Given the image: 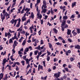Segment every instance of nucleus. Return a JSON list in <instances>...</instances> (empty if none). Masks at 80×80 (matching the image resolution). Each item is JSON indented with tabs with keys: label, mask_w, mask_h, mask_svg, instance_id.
Wrapping results in <instances>:
<instances>
[{
	"label": "nucleus",
	"mask_w": 80,
	"mask_h": 80,
	"mask_svg": "<svg viewBox=\"0 0 80 80\" xmlns=\"http://www.w3.org/2000/svg\"><path fill=\"white\" fill-rule=\"evenodd\" d=\"M5 16H6V17L7 20H8V18H10V15L8 14L7 12H6L5 14L4 15L2 13L1 14V20H2V22H3V20H5Z\"/></svg>",
	"instance_id": "1"
},
{
	"label": "nucleus",
	"mask_w": 80,
	"mask_h": 80,
	"mask_svg": "<svg viewBox=\"0 0 80 80\" xmlns=\"http://www.w3.org/2000/svg\"><path fill=\"white\" fill-rule=\"evenodd\" d=\"M43 5L42 6V11L41 13H46V12H47V9H46L47 8V3H46V2L45 1H43Z\"/></svg>",
	"instance_id": "2"
},
{
	"label": "nucleus",
	"mask_w": 80,
	"mask_h": 80,
	"mask_svg": "<svg viewBox=\"0 0 80 80\" xmlns=\"http://www.w3.org/2000/svg\"><path fill=\"white\" fill-rule=\"evenodd\" d=\"M5 37H7V36H8V38H10V37L12 36V34H10V33L9 32H8L7 33V32H5Z\"/></svg>",
	"instance_id": "3"
},
{
	"label": "nucleus",
	"mask_w": 80,
	"mask_h": 80,
	"mask_svg": "<svg viewBox=\"0 0 80 80\" xmlns=\"http://www.w3.org/2000/svg\"><path fill=\"white\" fill-rule=\"evenodd\" d=\"M60 72H58V73H55L54 74V76L56 78H58L59 77H60Z\"/></svg>",
	"instance_id": "4"
},
{
	"label": "nucleus",
	"mask_w": 80,
	"mask_h": 80,
	"mask_svg": "<svg viewBox=\"0 0 80 80\" xmlns=\"http://www.w3.org/2000/svg\"><path fill=\"white\" fill-rule=\"evenodd\" d=\"M15 22H17V20L16 19L15 20L14 19H12V20L10 21V23H11L12 24H13V23Z\"/></svg>",
	"instance_id": "5"
},
{
	"label": "nucleus",
	"mask_w": 80,
	"mask_h": 80,
	"mask_svg": "<svg viewBox=\"0 0 80 80\" xmlns=\"http://www.w3.org/2000/svg\"><path fill=\"white\" fill-rule=\"evenodd\" d=\"M75 48H77V49H80V46L78 45H75L74 46Z\"/></svg>",
	"instance_id": "6"
},
{
	"label": "nucleus",
	"mask_w": 80,
	"mask_h": 80,
	"mask_svg": "<svg viewBox=\"0 0 80 80\" xmlns=\"http://www.w3.org/2000/svg\"><path fill=\"white\" fill-rule=\"evenodd\" d=\"M68 31L67 32V34L68 35H71V30L69 29H67Z\"/></svg>",
	"instance_id": "7"
},
{
	"label": "nucleus",
	"mask_w": 80,
	"mask_h": 80,
	"mask_svg": "<svg viewBox=\"0 0 80 80\" xmlns=\"http://www.w3.org/2000/svg\"><path fill=\"white\" fill-rule=\"evenodd\" d=\"M48 44L49 48L51 49V50H52V51H53V48H52V44H51V43H48Z\"/></svg>",
	"instance_id": "8"
},
{
	"label": "nucleus",
	"mask_w": 80,
	"mask_h": 80,
	"mask_svg": "<svg viewBox=\"0 0 80 80\" xmlns=\"http://www.w3.org/2000/svg\"><path fill=\"white\" fill-rule=\"evenodd\" d=\"M8 62V61L7 60L6 58H4L3 60V63L2 65H4L6 62Z\"/></svg>",
	"instance_id": "9"
},
{
	"label": "nucleus",
	"mask_w": 80,
	"mask_h": 80,
	"mask_svg": "<svg viewBox=\"0 0 80 80\" xmlns=\"http://www.w3.org/2000/svg\"><path fill=\"white\" fill-rule=\"evenodd\" d=\"M37 11L38 12L37 15H38L40 13V11L38 10V6H37L36 7Z\"/></svg>",
	"instance_id": "10"
},
{
	"label": "nucleus",
	"mask_w": 80,
	"mask_h": 80,
	"mask_svg": "<svg viewBox=\"0 0 80 80\" xmlns=\"http://www.w3.org/2000/svg\"><path fill=\"white\" fill-rule=\"evenodd\" d=\"M66 22V21L65 20H63L61 24L62 26H64V25H65V24Z\"/></svg>",
	"instance_id": "11"
},
{
	"label": "nucleus",
	"mask_w": 80,
	"mask_h": 80,
	"mask_svg": "<svg viewBox=\"0 0 80 80\" xmlns=\"http://www.w3.org/2000/svg\"><path fill=\"white\" fill-rule=\"evenodd\" d=\"M72 33H73V36H75L77 34V33L76 32H75V30L72 31Z\"/></svg>",
	"instance_id": "12"
},
{
	"label": "nucleus",
	"mask_w": 80,
	"mask_h": 80,
	"mask_svg": "<svg viewBox=\"0 0 80 80\" xmlns=\"http://www.w3.org/2000/svg\"><path fill=\"white\" fill-rule=\"evenodd\" d=\"M76 6V2H74L72 4V7L73 8V7H75Z\"/></svg>",
	"instance_id": "13"
},
{
	"label": "nucleus",
	"mask_w": 80,
	"mask_h": 80,
	"mask_svg": "<svg viewBox=\"0 0 80 80\" xmlns=\"http://www.w3.org/2000/svg\"><path fill=\"white\" fill-rule=\"evenodd\" d=\"M3 73H1L0 74V80L3 78Z\"/></svg>",
	"instance_id": "14"
},
{
	"label": "nucleus",
	"mask_w": 80,
	"mask_h": 80,
	"mask_svg": "<svg viewBox=\"0 0 80 80\" xmlns=\"http://www.w3.org/2000/svg\"><path fill=\"white\" fill-rule=\"evenodd\" d=\"M34 17V15H33V13L32 12L31 14V16L29 17L30 18H31V17H32V18H33Z\"/></svg>",
	"instance_id": "15"
},
{
	"label": "nucleus",
	"mask_w": 80,
	"mask_h": 80,
	"mask_svg": "<svg viewBox=\"0 0 80 80\" xmlns=\"http://www.w3.org/2000/svg\"><path fill=\"white\" fill-rule=\"evenodd\" d=\"M47 76H46V77H44V78L43 77H41V79L43 80H45L47 79Z\"/></svg>",
	"instance_id": "16"
},
{
	"label": "nucleus",
	"mask_w": 80,
	"mask_h": 80,
	"mask_svg": "<svg viewBox=\"0 0 80 80\" xmlns=\"http://www.w3.org/2000/svg\"><path fill=\"white\" fill-rule=\"evenodd\" d=\"M38 16V18H42V15L41 14H40V13L38 15H37Z\"/></svg>",
	"instance_id": "17"
},
{
	"label": "nucleus",
	"mask_w": 80,
	"mask_h": 80,
	"mask_svg": "<svg viewBox=\"0 0 80 80\" xmlns=\"http://www.w3.org/2000/svg\"><path fill=\"white\" fill-rule=\"evenodd\" d=\"M38 42L37 41H36V42L33 44V45L34 46V47H36L37 46V43H38V40H37Z\"/></svg>",
	"instance_id": "18"
},
{
	"label": "nucleus",
	"mask_w": 80,
	"mask_h": 80,
	"mask_svg": "<svg viewBox=\"0 0 80 80\" xmlns=\"http://www.w3.org/2000/svg\"><path fill=\"white\" fill-rule=\"evenodd\" d=\"M26 19H27V18H25V17H22V22L25 21V20H26Z\"/></svg>",
	"instance_id": "19"
},
{
	"label": "nucleus",
	"mask_w": 80,
	"mask_h": 80,
	"mask_svg": "<svg viewBox=\"0 0 80 80\" xmlns=\"http://www.w3.org/2000/svg\"><path fill=\"white\" fill-rule=\"evenodd\" d=\"M22 26L20 28L18 29L17 31H21H21H22Z\"/></svg>",
	"instance_id": "20"
},
{
	"label": "nucleus",
	"mask_w": 80,
	"mask_h": 80,
	"mask_svg": "<svg viewBox=\"0 0 80 80\" xmlns=\"http://www.w3.org/2000/svg\"><path fill=\"white\" fill-rule=\"evenodd\" d=\"M29 50V49H28V48H27L25 49V52H28Z\"/></svg>",
	"instance_id": "21"
},
{
	"label": "nucleus",
	"mask_w": 80,
	"mask_h": 80,
	"mask_svg": "<svg viewBox=\"0 0 80 80\" xmlns=\"http://www.w3.org/2000/svg\"><path fill=\"white\" fill-rule=\"evenodd\" d=\"M77 33L78 34H79L80 33V29L79 28H77Z\"/></svg>",
	"instance_id": "22"
},
{
	"label": "nucleus",
	"mask_w": 80,
	"mask_h": 80,
	"mask_svg": "<svg viewBox=\"0 0 80 80\" xmlns=\"http://www.w3.org/2000/svg\"><path fill=\"white\" fill-rule=\"evenodd\" d=\"M38 68H39V69L40 68V69H43V66L40 65H39Z\"/></svg>",
	"instance_id": "23"
},
{
	"label": "nucleus",
	"mask_w": 80,
	"mask_h": 80,
	"mask_svg": "<svg viewBox=\"0 0 80 80\" xmlns=\"http://www.w3.org/2000/svg\"><path fill=\"white\" fill-rule=\"evenodd\" d=\"M25 43H26V40H24L22 43V45H23V46H24L25 45Z\"/></svg>",
	"instance_id": "24"
},
{
	"label": "nucleus",
	"mask_w": 80,
	"mask_h": 80,
	"mask_svg": "<svg viewBox=\"0 0 80 80\" xmlns=\"http://www.w3.org/2000/svg\"><path fill=\"white\" fill-rule=\"evenodd\" d=\"M7 75H6V77L3 78L4 80H7V78H8V77H7Z\"/></svg>",
	"instance_id": "25"
},
{
	"label": "nucleus",
	"mask_w": 80,
	"mask_h": 80,
	"mask_svg": "<svg viewBox=\"0 0 80 80\" xmlns=\"http://www.w3.org/2000/svg\"><path fill=\"white\" fill-rule=\"evenodd\" d=\"M68 42H69L70 43L73 42V41H72V40L71 39L68 38Z\"/></svg>",
	"instance_id": "26"
},
{
	"label": "nucleus",
	"mask_w": 80,
	"mask_h": 80,
	"mask_svg": "<svg viewBox=\"0 0 80 80\" xmlns=\"http://www.w3.org/2000/svg\"><path fill=\"white\" fill-rule=\"evenodd\" d=\"M9 43H13V41H12V39H10L9 40Z\"/></svg>",
	"instance_id": "27"
},
{
	"label": "nucleus",
	"mask_w": 80,
	"mask_h": 80,
	"mask_svg": "<svg viewBox=\"0 0 80 80\" xmlns=\"http://www.w3.org/2000/svg\"><path fill=\"white\" fill-rule=\"evenodd\" d=\"M21 34H22V35H25V32L23 30L21 32Z\"/></svg>",
	"instance_id": "28"
},
{
	"label": "nucleus",
	"mask_w": 80,
	"mask_h": 80,
	"mask_svg": "<svg viewBox=\"0 0 80 80\" xmlns=\"http://www.w3.org/2000/svg\"><path fill=\"white\" fill-rule=\"evenodd\" d=\"M58 40H63V38H62V37H58Z\"/></svg>",
	"instance_id": "29"
},
{
	"label": "nucleus",
	"mask_w": 80,
	"mask_h": 80,
	"mask_svg": "<svg viewBox=\"0 0 80 80\" xmlns=\"http://www.w3.org/2000/svg\"><path fill=\"white\" fill-rule=\"evenodd\" d=\"M38 51L37 50L34 52V55H37V53H38Z\"/></svg>",
	"instance_id": "30"
},
{
	"label": "nucleus",
	"mask_w": 80,
	"mask_h": 80,
	"mask_svg": "<svg viewBox=\"0 0 80 80\" xmlns=\"http://www.w3.org/2000/svg\"><path fill=\"white\" fill-rule=\"evenodd\" d=\"M47 61H49L50 59V58L49 56H47Z\"/></svg>",
	"instance_id": "31"
},
{
	"label": "nucleus",
	"mask_w": 80,
	"mask_h": 80,
	"mask_svg": "<svg viewBox=\"0 0 80 80\" xmlns=\"http://www.w3.org/2000/svg\"><path fill=\"white\" fill-rule=\"evenodd\" d=\"M53 30H54L55 33H57L58 32V31H57V29H55V28H54Z\"/></svg>",
	"instance_id": "32"
},
{
	"label": "nucleus",
	"mask_w": 80,
	"mask_h": 80,
	"mask_svg": "<svg viewBox=\"0 0 80 80\" xmlns=\"http://www.w3.org/2000/svg\"><path fill=\"white\" fill-rule=\"evenodd\" d=\"M70 60L71 62H73V61L75 60V59L73 58H70Z\"/></svg>",
	"instance_id": "33"
},
{
	"label": "nucleus",
	"mask_w": 80,
	"mask_h": 80,
	"mask_svg": "<svg viewBox=\"0 0 80 80\" xmlns=\"http://www.w3.org/2000/svg\"><path fill=\"white\" fill-rule=\"evenodd\" d=\"M67 16H64L63 18V19H65V20H66V19H67Z\"/></svg>",
	"instance_id": "34"
},
{
	"label": "nucleus",
	"mask_w": 80,
	"mask_h": 80,
	"mask_svg": "<svg viewBox=\"0 0 80 80\" xmlns=\"http://www.w3.org/2000/svg\"><path fill=\"white\" fill-rule=\"evenodd\" d=\"M23 37H21V38L19 39V42H21V41H22V40H23Z\"/></svg>",
	"instance_id": "35"
},
{
	"label": "nucleus",
	"mask_w": 80,
	"mask_h": 80,
	"mask_svg": "<svg viewBox=\"0 0 80 80\" xmlns=\"http://www.w3.org/2000/svg\"><path fill=\"white\" fill-rule=\"evenodd\" d=\"M24 62H25V61H21V63H22V65L23 66L25 65Z\"/></svg>",
	"instance_id": "36"
},
{
	"label": "nucleus",
	"mask_w": 80,
	"mask_h": 80,
	"mask_svg": "<svg viewBox=\"0 0 80 80\" xmlns=\"http://www.w3.org/2000/svg\"><path fill=\"white\" fill-rule=\"evenodd\" d=\"M13 44L14 45H17V44H18V42H17L16 41H15L14 42Z\"/></svg>",
	"instance_id": "37"
},
{
	"label": "nucleus",
	"mask_w": 80,
	"mask_h": 80,
	"mask_svg": "<svg viewBox=\"0 0 80 80\" xmlns=\"http://www.w3.org/2000/svg\"><path fill=\"white\" fill-rule=\"evenodd\" d=\"M47 53H48V55H47V56H48L51 54V53L50 52L48 51H47Z\"/></svg>",
	"instance_id": "38"
},
{
	"label": "nucleus",
	"mask_w": 80,
	"mask_h": 80,
	"mask_svg": "<svg viewBox=\"0 0 80 80\" xmlns=\"http://www.w3.org/2000/svg\"><path fill=\"white\" fill-rule=\"evenodd\" d=\"M55 44L57 45H61V44L59 42L56 43Z\"/></svg>",
	"instance_id": "39"
},
{
	"label": "nucleus",
	"mask_w": 80,
	"mask_h": 80,
	"mask_svg": "<svg viewBox=\"0 0 80 80\" xmlns=\"http://www.w3.org/2000/svg\"><path fill=\"white\" fill-rule=\"evenodd\" d=\"M64 69L66 72H68V68H64Z\"/></svg>",
	"instance_id": "40"
},
{
	"label": "nucleus",
	"mask_w": 80,
	"mask_h": 80,
	"mask_svg": "<svg viewBox=\"0 0 80 80\" xmlns=\"http://www.w3.org/2000/svg\"><path fill=\"white\" fill-rule=\"evenodd\" d=\"M42 52H38V55L39 56H40V55H42Z\"/></svg>",
	"instance_id": "41"
},
{
	"label": "nucleus",
	"mask_w": 80,
	"mask_h": 80,
	"mask_svg": "<svg viewBox=\"0 0 80 80\" xmlns=\"http://www.w3.org/2000/svg\"><path fill=\"white\" fill-rule=\"evenodd\" d=\"M20 22H18V24H17L16 27H19V25H20Z\"/></svg>",
	"instance_id": "42"
},
{
	"label": "nucleus",
	"mask_w": 80,
	"mask_h": 80,
	"mask_svg": "<svg viewBox=\"0 0 80 80\" xmlns=\"http://www.w3.org/2000/svg\"><path fill=\"white\" fill-rule=\"evenodd\" d=\"M75 18V16L74 15H72L71 17L70 18L72 19V18Z\"/></svg>",
	"instance_id": "43"
},
{
	"label": "nucleus",
	"mask_w": 80,
	"mask_h": 80,
	"mask_svg": "<svg viewBox=\"0 0 80 80\" xmlns=\"http://www.w3.org/2000/svg\"><path fill=\"white\" fill-rule=\"evenodd\" d=\"M30 8H28L27 12H26V13H28V12L30 11Z\"/></svg>",
	"instance_id": "44"
},
{
	"label": "nucleus",
	"mask_w": 80,
	"mask_h": 80,
	"mask_svg": "<svg viewBox=\"0 0 80 80\" xmlns=\"http://www.w3.org/2000/svg\"><path fill=\"white\" fill-rule=\"evenodd\" d=\"M40 48V46H38L36 48L37 49H38L39 50H41Z\"/></svg>",
	"instance_id": "45"
},
{
	"label": "nucleus",
	"mask_w": 80,
	"mask_h": 80,
	"mask_svg": "<svg viewBox=\"0 0 80 80\" xmlns=\"http://www.w3.org/2000/svg\"><path fill=\"white\" fill-rule=\"evenodd\" d=\"M30 19H28V20L26 22L27 23H30Z\"/></svg>",
	"instance_id": "46"
},
{
	"label": "nucleus",
	"mask_w": 80,
	"mask_h": 80,
	"mask_svg": "<svg viewBox=\"0 0 80 80\" xmlns=\"http://www.w3.org/2000/svg\"><path fill=\"white\" fill-rule=\"evenodd\" d=\"M51 13L52 14H53V10H52V8L51 9Z\"/></svg>",
	"instance_id": "47"
},
{
	"label": "nucleus",
	"mask_w": 80,
	"mask_h": 80,
	"mask_svg": "<svg viewBox=\"0 0 80 80\" xmlns=\"http://www.w3.org/2000/svg\"><path fill=\"white\" fill-rule=\"evenodd\" d=\"M49 0V2L50 3V5H52V0Z\"/></svg>",
	"instance_id": "48"
},
{
	"label": "nucleus",
	"mask_w": 80,
	"mask_h": 80,
	"mask_svg": "<svg viewBox=\"0 0 80 80\" xmlns=\"http://www.w3.org/2000/svg\"><path fill=\"white\" fill-rule=\"evenodd\" d=\"M15 65H16V62H14V63L13 64L12 66V67H14L15 66Z\"/></svg>",
	"instance_id": "49"
},
{
	"label": "nucleus",
	"mask_w": 80,
	"mask_h": 80,
	"mask_svg": "<svg viewBox=\"0 0 80 80\" xmlns=\"http://www.w3.org/2000/svg\"><path fill=\"white\" fill-rule=\"evenodd\" d=\"M42 63L43 64V66H44V67H46V66H45V61L42 62Z\"/></svg>",
	"instance_id": "50"
},
{
	"label": "nucleus",
	"mask_w": 80,
	"mask_h": 80,
	"mask_svg": "<svg viewBox=\"0 0 80 80\" xmlns=\"http://www.w3.org/2000/svg\"><path fill=\"white\" fill-rule=\"evenodd\" d=\"M29 73H30L32 72V69H30L28 71Z\"/></svg>",
	"instance_id": "51"
},
{
	"label": "nucleus",
	"mask_w": 80,
	"mask_h": 80,
	"mask_svg": "<svg viewBox=\"0 0 80 80\" xmlns=\"http://www.w3.org/2000/svg\"><path fill=\"white\" fill-rule=\"evenodd\" d=\"M13 49H14V48H15V47L17 46V45L14 44H13Z\"/></svg>",
	"instance_id": "52"
},
{
	"label": "nucleus",
	"mask_w": 80,
	"mask_h": 80,
	"mask_svg": "<svg viewBox=\"0 0 80 80\" xmlns=\"http://www.w3.org/2000/svg\"><path fill=\"white\" fill-rule=\"evenodd\" d=\"M12 54H14V53H15V51L14 49H13L12 50Z\"/></svg>",
	"instance_id": "53"
},
{
	"label": "nucleus",
	"mask_w": 80,
	"mask_h": 80,
	"mask_svg": "<svg viewBox=\"0 0 80 80\" xmlns=\"http://www.w3.org/2000/svg\"><path fill=\"white\" fill-rule=\"evenodd\" d=\"M57 2H55L54 1V3L53 4V7H55V5H56L57 4Z\"/></svg>",
	"instance_id": "54"
},
{
	"label": "nucleus",
	"mask_w": 80,
	"mask_h": 80,
	"mask_svg": "<svg viewBox=\"0 0 80 80\" xmlns=\"http://www.w3.org/2000/svg\"><path fill=\"white\" fill-rule=\"evenodd\" d=\"M9 63H9V65H12V63H13V62H11V61H10V60L9 61Z\"/></svg>",
	"instance_id": "55"
},
{
	"label": "nucleus",
	"mask_w": 80,
	"mask_h": 80,
	"mask_svg": "<svg viewBox=\"0 0 80 80\" xmlns=\"http://www.w3.org/2000/svg\"><path fill=\"white\" fill-rule=\"evenodd\" d=\"M53 60L54 62H56V61H57L58 60H57V59L56 58H54Z\"/></svg>",
	"instance_id": "56"
},
{
	"label": "nucleus",
	"mask_w": 80,
	"mask_h": 80,
	"mask_svg": "<svg viewBox=\"0 0 80 80\" xmlns=\"http://www.w3.org/2000/svg\"><path fill=\"white\" fill-rule=\"evenodd\" d=\"M36 40V39H34V38H32V42H34Z\"/></svg>",
	"instance_id": "57"
},
{
	"label": "nucleus",
	"mask_w": 80,
	"mask_h": 80,
	"mask_svg": "<svg viewBox=\"0 0 80 80\" xmlns=\"http://www.w3.org/2000/svg\"><path fill=\"white\" fill-rule=\"evenodd\" d=\"M32 5H33V4L32 3H30V7L31 8H32Z\"/></svg>",
	"instance_id": "58"
},
{
	"label": "nucleus",
	"mask_w": 80,
	"mask_h": 80,
	"mask_svg": "<svg viewBox=\"0 0 80 80\" xmlns=\"http://www.w3.org/2000/svg\"><path fill=\"white\" fill-rule=\"evenodd\" d=\"M60 9H61L62 10H63V9L65 8H64L62 6L60 7Z\"/></svg>",
	"instance_id": "59"
},
{
	"label": "nucleus",
	"mask_w": 80,
	"mask_h": 80,
	"mask_svg": "<svg viewBox=\"0 0 80 80\" xmlns=\"http://www.w3.org/2000/svg\"><path fill=\"white\" fill-rule=\"evenodd\" d=\"M2 13H3V15H4L5 14V13H6L5 12V10H4L3 11H2Z\"/></svg>",
	"instance_id": "60"
},
{
	"label": "nucleus",
	"mask_w": 80,
	"mask_h": 80,
	"mask_svg": "<svg viewBox=\"0 0 80 80\" xmlns=\"http://www.w3.org/2000/svg\"><path fill=\"white\" fill-rule=\"evenodd\" d=\"M37 3H40V0H37Z\"/></svg>",
	"instance_id": "61"
},
{
	"label": "nucleus",
	"mask_w": 80,
	"mask_h": 80,
	"mask_svg": "<svg viewBox=\"0 0 80 80\" xmlns=\"http://www.w3.org/2000/svg\"><path fill=\"white\" fill-rule=\"evenodd\" d=\"M46 54V53H44L41 56V57H44V56Z\"/></svg>",
	"instance_id": "62"
},
{
	"label": "nucleus",
	"mask_w": 80,
	"mask_h": 80,
	"mask_svg": "<svg viewBox=\"0 0 80 80\" xmlns=\"http://www.w3.org/2000/svg\"><path fill=\"white\" fill-rule=\"evenodd\" d=\"M48 18V16L47 15H45V18H44V19H45V20H47V18Z\"/></svg>",
	"instance_id": "63"
},
{
	"label": "nucleus",
	"mask_w": 80,
	"mask_h": 80,
	"mask_svg": "<svg viewBox=\"0 0 80 80\" xmlns=\"http://www.w3.org/2000/svg\"><path fill=\"white\" fill-rule=\"evenodd\" d=\"M57 80H63V78H61L60 79L59 78H58Z\"/></svg>",
	"instance_id": "64"
}]
</instances>
